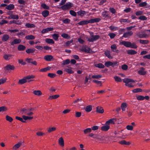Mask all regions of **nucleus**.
Segmentation results:
<instances>
[{"mask_svg": "<svg viewBox=\"0 0 150 150\" xmlns=\"http://www.w3.org/2000/svg\"><path fill=\"white\" fill-rule=\"evenodd\" d=\"M53 28H48L46 29H43L42 30L41 32L43 34L52 31L53 30Z\"/></svg>", "mask_w": 150, "mask_h": 150, "instance_id": "obj_13", "label": "nucleus"}, {"mask_svg": "<svg viewBox=\"0 0 150 150\" xmlns=\"http://www.w3.org/2000/svg\"><path fill=\"white\" fill-rule=\"evenodd\" d=\"M35 77V76L33 75L27 76L23 79L19 80L18 83V84H22L26 83L27 82H29L30 81H33V80L31 79H33Z\"/></svg>", "mask_w": 150, "mask_h": 150, "instance_id": "obj_2", "label": "nucleus"}, {"mask_svg": "<svg viewBox=\"0 0 150 150\" xmlns=\"http://www.w3.org/2000/svg\"><path fill=\"white\" fill-rule=\"evenodd\" d=\"M112 62L110 61L106 62L105 63V66L107 67H108L110 66H112Z\"/></svg>", "mask_w": 150, "mask_h": 150, "instance_id": "obj_49", "label": "nucleus"}, {"mask_svg": "<svg viewBox=\"0 0 150 150\" xmlns=\"http://www.w3.org/2000/svg\"><path fill=\"white\" fill-rule=\"evenodd\" d=\"M73 103H77L80 106H82L84 104V101L81 98H77L73 101Z\"/></svg>", "mask_w": 150, "mask_h": 150, "instance_id": "obj_5", "label": "nucleus"}, {"mask_svg": "<svg viewBox=\"0 0 150 150\" xmlns=\"http://www.w3.org/2000/svg\"><path fill=\"white\" fill-rule=\"evenodd\" d=\"M137 35L140 38H146L147 35L145 33H138L137 34Z\"/></svg>", "mask_w": 150, "mask_h": 150, "instance_id": "obj_32", "label": "nucleus"}, {"mask_svg": "<svg viewBox=\"0 0 150 150\" xmlns=\"http://www.w3.org/2000/svg\"><path fill=\"white\" fill-rule=\"evenodd\" d=\"M127 53L130 55H134L137 53V52L134 50H130L127 51Z\"/></svg>", "mask_w": 150, "mask_h": 150, "instance_id": "obj_27", "label": "nucleus"}, {"mask_svg": "<svg viewBox=\"0 0 150 150\" xmlns=\"http://www.w3.org/2000/svg\"><path fill=\"white\" fill-rule=\"evenodd\" d=\"M45 41L48 44H54V41L53 40L50 38H46L45 39Z\"/></svg>", "mask_w": 150, "mask_h": 150, "instance_id": "obj_36", "label": "nucleus"}, {"mask_svg": "<svg viewBox=\"0 0 150 150\" xmlns=\"http://www.w3.org/2000/svg\"><path fill=\"white\" fill-rule=\"evenodd\" d=\"M22 142H20L16 144L13 147L12 149L13 150H16L18 149L22 145Z\"/></svg>", "mask_w": 150, "mask_h": 150, "instance_id": "obj_18", "label": "nucleus"}, {"mask_svg": "<svg viewBox=\"0 0 150 150\" xmlns=\"http://www.w3.org/2000/svg\"><path fill=\"white\" fill-rule=\"evenodd\" d=\"M73 4L71 2H68L65 4L64 5L62 6L61 7V8L63 10H69L71 8L73 7Z\"/></svg>", "mask_w": 150, "mask_h": 150, "instance_id": "obj_4", "label": "nucleus"}, {"mask_svg": "<svg viewBox=\"0 0 150 150\" xmlns=\"http://www.w3.org/2000/svg\"><path fill=\"white\" fill-rule=\"evenodd\" d=\"M33 93L35 95L38 96H40L42 94L41 91L40 90H35L33 91Z\"/></svg>", "mask_w": 150, "mask_h": 150, "instance_id": "obj_35", "label": "nucleus"}, {"mask_svg": "<svg viewBox=\"0 0 150 150\" xmlns=\"http://www.w3.org/2000/svg\"><path fill=\"white\" fill-rule=\"evenodd\" d=\"M110 48L113 52H115V50L117 49V46L115 45H111Z\"/></svg>", "mask_w": 150, "mask_h": 150, "instance_id": "obj_60", "label": "nucleus"}, {"mask_svg": "<svg viewBox=\"0 0 150 150\" xmlns=\"http://www.w3.org/2000/svg\"><path fill=\"white\" fill-rule=\"evenodd\" d=\"M114 78L115 79V81L116 82H120L122 81V80L121 78L117 76H115Z\"/></svg>", "mask_w": 150, "mask_h": 150, "instance_id": "obj_56", "label": "nucleus"}, {"mask_svg": "<svg viewBox=\"0 0 150 150\" xmlns=\"http://www.w3.org/2000/svg\"><path fill=\"white\" fill-rule=\"evenodd\" d=\"M58 143L59 145L62 147L64 146V140L62 137H60L58 140Z\"/></svg>", "mask_w": 150, "mask_h": 150, "instance_id": "obj_21", "label": "nucleus"}, {"mask_svg": "<svg viewBox=\"0 0 150 150\" xmlns=\"http://www.w3.org/2000/svg\"><path fill=\"white\" fill-rule=\"evenodd\" d=\"M59 95H56L50 96L48 99L49 100H52L53 99H55L58 98L59 97Z\"/></svg>", "mask_w": 150, "mask_h": 150, "instance_id": "obj_39", "label": "nucleus"}, {"mask_svg": "<svg viewBox=\"0 0 150 150\" xmlns=\"http://www.w3.org/2000/svg\"><path fill=\"white\" fill-rule=\"evenodd\" d=\"M133 34V32L132 31H129L125 33L122 37L125 38H127L132 36Z\"/></svg>", "mask_w": 150, "mask_h": 150, "instance_id": "obj_12", "label": "nucleus"}, {"mask_svg": "<svg viewBox=\"0 0 150 150\" xmlns=\"http://www.w3.org/2000/svg\"><path fill=\"white\" fill-rule=\"evenodd\" d=\"M25 26L28 28H34L35 27V25L32 24H30L29 23H26Z\"/></svg>", "mask_w": 150, "mask_h": 150, "instance_id": "obj_48", "label": "nucleus"}, {"mask_svg": "<svg viewBox=\"0 0 150 150\" xmlns=\"http://www.w3.org/2000/svg\"><path fill=\"white\" fill-rule=\"evenodd\" d=\"M92 129L90 128H88L83 130V132L85 134H87L91 132Z\"/></svg>", "mask_w": 150, "mask_h": 150, "instance_id": "obj_45", "label": "nucleus"}, {"mask_svg": "<svg viewBox=\"0 0 150 150\" xmlns=\"http://www.w3.org/2000/svg\"><path fill=\"white\" fill-rule=\"evenodd\" d=\"M15 68L14 66L10 64H8L4 67L5 70H13Z\"/></svg>", "mask_w": 150, "mask_h": 150, "instance_id": "obj_14", "label": "nucleus"}, {"mask_svg": "<svg viewBox=\"0 0 150 150\" xmlns=\"http://www.w3.org/2000/svg\"><path fill=\"white\" fill-rule=\"evenodd\" d=\"M119 143L122 145H128L130 144L131 143L129 142H127L125 140H122L119 142Z\"/></svg>", "mask_w": 150, "mask_h": 150, "instance_id": "obj_23", "label": "nucleus"}, {"mask_svg": "<svg viewBox=\"0 0 150 150\" xmlns=\"http://www.w3.org/2000/svg\"><path fill=\"white\" fill-rule=\"evenodd\" d=\"M85 109L86 112H89L92 110V106L91 105H88L86 106Z\"/></svg>", "mask_w": 150, "mask_h": 150, "instance_id": "obj_41", "label": "nucleus"}, {"mask_svg": "<svg viewBox=\"0 0 150 150\" xmlns=\"http://www.w3.org/2000/svg\"><path fill=\"white\" fill-rule=\"evenodd\" d=\"M56 129V128L55 127H49L47 129V132L48 133H50L52 132H54L55 131Z\"/></svg>", "mask_w": 150, "mask_h": 150, "instance_id": "obj_31", "label": "nucleus"}, {"mask_svg": "<svg viewBox=\"0 0 150 150\" xmlns=\"http://www.w3.org/2000/svg\"><path fill=\"white\" fill-rule=\"evenodd\" d=\"M10 37L9 35L5 34L3 35L1 38V40L3 42H5L7 41L9 38Z\"/></svg>", "mask_w": 150, "mask_h": 150, "instance_id": "obj_17", "label": "nucleus"}, {"mask_svg": "<svg viewBox=\"0 0 150 150\" xmlns=\"http://www.w3.org/2000/svg\"><path fill=\"white\" fill-rule=\"evenodd\" d=\"M91 38L88 39V41L89 42H93L99 39L100 38V36L99 35H91Z\"/></svg>", "mask_w": 150, "mask_h": 150, "instance_id": "obj_6", "label": "nucleus"}, {"mask_svg": "<svg viewBox=\"0 0 150 150\" xmlns=\"http://www.w3.org/2000/svg\"><path fill=\"white\" fill-rule=\"evenodd\" d=\"M102 15L103 17L105 18L110 17V15L108 13V11H105L104 12H103L102 13Z\"/></svg>", "mask_w": 150, "mask_h": 150, "instance_id": "obj_33", "label": "nucleus"}, {"mask_svg": "<svg viewBox=\"0 0 150 150\" xmlns=\"http://www.w3.org/2000/svg\"><path fill=\"white\" fill-rule=\"evenodd\" d=\"M44 59L47 61H50L53 59V57L52 55H46L44 56Z\"/></svg>", "mask_w": 150, "mask_h": 150, "instance_id": "obj_15", "label": "nucleus"}, {"mask_svg": "<svg viewBox=\"0 0 150 150\" xmlns=\"http://www.w3.org/2000/svg\"><path fill=\"white\" fill-rule=\"evenodd\" d=\"M119 21L122 23H129L130 22L129 20L127 19L120 18V19Z\"/></svg>", "mask_w": 150, "mask_h": 150, "instance_id": "obj_42", "label": "nucleus"}, {"mask_svg": "<svg viewBox=\"0 0 150 150\" xmlns=\"http://www.w3.org/2000/svg\"><path fill=\"white\" fill-rule=\"evenodd\" d=\"M96 112L100 113H103L104 110L103 108L100 106H98L96 108Z\"/></svg>", "mask_w": 150, "mask_h": 150, "instance_id": "obj_20", "label": "nucleus"}, {"mask_svg": "<svg viewBox=\"0 0 150 150\" xmlns=\"http://www.w3.org/2000/svg\"><path fill=\"white\" fill-rule=\"evenodd\" d=\"M142 91V90L139 88H136L134 89L132 92L134 93H137L138 92H141Z\"/></svg>", "mask_w": 150, "mask_h": 150, "instance_id": "obj_62", "label": "nucleus"}, {"mask_svg": "<svg viewBox=\"0 0 150 150\" xmlns=\"http://www.w3.org/2000/svg\"><path fill=\"white\" fill-rule=\"evenodd\" d=\"M51 68L50 67H47L40 69L39 71L40 72H46L48 70H49L51 69Z\"/></svg>", "mask_w": 150, "mask_h": 150, "instance_id": "obj_38", "label": "nucleus"}, {"mask_svg": "<svg viewBox=\"0 0 150 150\" xmlns=\"http://www.w3.org/2000/svg\"><path fill=\"white\" fill-rule=\"evenodd\" d=\"M41 6L44 9L48 10L50 8L49 7L44 3L42 4Z\"/></svg>", "mask_w": 150, "mask_h": 150, "instance_id": "obj_46", "label": "nucleus"}, {"mask_svg": "<svg viewBox=\"0 0 150 150\" xmlns=\"http://www.w3.org/2000/svg\"><path fill=\"white\" fill-rule=\"evenodd\" d=\"M137 47V46L136 45V43L135 42H133L132 43H131V46L130 47L132 48L136 49Z\"/></svg>", "mask_w": 150, "mask_h": 150, "instance_id": "obj_61", "label": "nucleus"}, {"mask_svg": "<svg viewBox=\"0 0 150 150\" xmlns=\"http://www.w3.org/2000/svg\"><path fill=\"white\" fill-rule=\"evenodd\" d=\"M69 13L72 16H76V13L73 10L70 11Z\"/></svg>", "mask_w": 150, "mask_h": 150, "instance_id": "obj_58", "label": "nucleus"}, {"mask_svg": "<svg viewBox=\"0 0 150 150\" xmlns=\"http://www.w3.org/2000/svg\"><path fill=\"white\" fill-rule=\"evenodd\" d=\"M25 38L27 40H32L35 39V37L33 35H30L26 36L25 37Z\"/></svg>", "mask_w": 150, "mask_h": 150, "instance_id": "obj_30", "label": "nucleus"}, {"mask_svg": "<svg viewBox=\"0 0 150 150\" xmlns=\"http://www.w3.org/2000/svg\"><path fill=\"white\" fill-rule=\"evenodd\" d=\"M14 8V5L13 4H10L7 5L6 7V8L9 10L13 9Z\"/></svg>", "mask_w": 150, "mask_h": 150, "instance_id": "obj_28", "label": "nucleus"}, {"mask_svg": "<svg viewBox=\"0 0 150 150\" xmlns=\"http://www.w3.org/2000/svg\"><path fill=\"white\" fill-rule=\"evenodd\" d=\"M101 20V19L99 18H96L92 19L89 20H83L80 21L78 23V24L80 25H87L88 24L92 23L95 22H98Z\"/></svg>", "mask_w": 150, "mask_h": 150, "instance_id": "obj_1", "label": "nucleus"}, {"mask_svg": "<svg viewBox=\"0 0 150 150\" xmlns=\"http://www.w3.org/2000/svg\"><path fill=\"white\" fill-rule=\"evenodd\" d=\"M25 30H23L21 31V32L18 33L17 34V35L18 36H22L25 35Z\"/></svg>", "mask_w": 150, "mask_h": 150, "instance_id": "obj_52", "label": "nucleus"}, {"mask_svg": "<svg viewBox=\"0 0 150 150\" xmlns=\"http://www.w3.org/2000/svg\"><path fill=\"white\" fill-rule=\"evenodd\" d=\"M138 73L140 75H144L146 74V71H145V69L144 68L141 67L138 71Z\"/></svg>", "mask_w": 150, "mask_h": 150, "instance_id": "obj_7", "label": "nucleus"}, {"mask_svg": "<svg viewBox=\"0 0 150 150\" xmlns=\"http://www.w3.org/2000/svg\"><path fill=\"white\" fill-rule=\"evenodd\" d=\"M138 18L142 21L146 20L147 19V18L144 16H141L139 17Z\"/></svg>", "mask_w": 150, "mask_h": 150, "instance_id": "obj_63", "label": "nucleus"}, {"mask_svg": "<svg viewBox=\"0 0 150 150\" xmlns=\"http://www.w3.org/2000/svg\"><path fill=\"white\" fill-rule=\"evenodd\" d=\"M127 106V104L125 103H122L121 105V108L122 111H125L126 108Z\"/></svg>", "mask_w": 150, "mask_h": 150, "instance_id": "obj_25", "label": "nucleus"}, {"mask_svg": "<svg viewBox=\"0 0 150 150\" xmlns=\"http://www.w3.org/2000/svg\"><path fill=\"white\" fill-rule=\"evenodd\" d=\"M110 128V126L107 125H105L101 127V130L103 131H108Z\"/></svg>", "mask_w": 150, "mask_h": 150, "instance_id": "obj_16", "label": "nucleus"}, {"mask_svg": "<svg viewBox=\"0 0 150 150\" xmlns=\"http://www.w3.org/2000/svg\"><path fill=\"white\" fill-rule=\"evenodd\" d=\"M125 83V85L126 86H128L130 88L133 87L134 85L132 84V83L130 82H135V81L132 79H125L122 80Z\"/></svg>", "mask_w": 150, "mask_h": 150, "instance_id": "obj_3", "label": "nucleus"}, {"mask_svg": "<svg viewBox=\"0 0 150 150\" xmlns=\"http://www.w3.org/2000/svg\"><path fill=\"white\" fill-rule=\"evenodd\" d=\"M102 76L100 75H93L92 76V78L93 79H99L101 78Z\"/></svg>", "mask_w": 150, "mask_h": 150, "instance_id": "obj_50", "label": "nucleus"}, {"mask_svg": "<svg viewBox=\"0 0 150 150\" xmlns=\"http://www.w3.org/2000/svg\"><path fill=\"white\" fill-rule=\"evenodd\" d=\"M47 76L52 78H54L56 76V74L54 73H49L47 74Z\"/></svg>", "mask_w": 150, "mask_h": 150, "instance_id": "obj_54", "label": "nucleus"}, {"mask_svg": "<svg viewBox=\"0 0 150 150\" xmlns=\"http://www.w3.org/2000/svg\"><path fill=\"white\" fill-rule=\"evenodd\" d=\"M62 22L64 23L67 24L70 23V20L69 19L66 18L64 20H62Z\"/></svg>", "mask_w": 150, "mask_h": 150, "instance_id": "obj_59", "label": "nucleus"}, {"mask_svg": "<svg viewBox=\"0 0 150 150\" xmlns=\"http://www.w3.org/2000/svg\"><path fill=\"white\" fill-rule=\"evenodd\" d=\"M21 111L23 114H25L28 116H31L33 114V113L32 112H30V113H27V109L25 108L21 109Z\"/></svg>", "mask_w": 150, "mask_h": 150, "instance_id": "obj_8", "label": "nucleus"}, {"mask_svg": "<svg viewBox=\"0 0 150 150\" xmlns=\"http://www.w3.org/2000/svg\"><path fill=\"white\" fill-rule=\"evenodd\" d=\"M77 13L79 16H81L82 17L86 14V12L84 11L80 10L77 12Z\"/></svg>", "mask_w": 150, "mask_h": 150, "instance_id": "obj_24", "label": "nucleus"}, {"mask_svg": "<svg viewBox=\"0 0 150 150\" xmlns=\"http://www.w3.org/2000/svg\"><path fill=\"white\" fill-rule=\"evenodd\" d=\"M95 66L100 69H103L104 68V66L101 63L97 64H95Z\"/></svg>", "mask_w": 150, "mask_h": 150, "instance_id": "obj_37", "label": "nucleus"}, {"mask_svg": "<svg viewBox=\"0 0 150 150\" xmlns=\"http://www.w3.org/2000/svg\"><path fill=\"white\" fill-rule=\"evenodd\" d=\"M93 82L94 83H96L97 85H99L100 86H102V83L101 81L94 80L93 81Z\"/></svg>", "mask_w": 150, "mask_h": 150, "instance_id": "obj_57", "label": "nucleus"}, {"mask_svg": "<svg viewBox=\"0 0 150 150\" xmlns=\"http://www.w3.org/2000/svg\"><path fill=\"white\" fill-rule=\"evenodd\" d=\"M22 117L25 121L27 120L32 119L33 118V117H29L25 115H23Z\"/></svg>", "mask_w": 150, "mask_h": 150, "instance_id": "obj_47", "label": "nucleus"}, {"mask_svg": "<svg viewBox=\"0 0 150 150\" xmlns=\"http://www.w3.org/2000/svg\"><path fill=\"white\" fill-rule=\"evenodd\" d=\"M26 47L24 46L20 45L18 47V49L19 51H23L24 50Z\"/></svg>", "mask_w": 150, "mask_h": 150, "instance_id": "obj_34", "label": "nucleus"}, {"mask_svg": "<svg viewBox=\"0 0 150 150\" xmlns=\"http://www.w3.org/2000/svg\"><path fill=\"white\" fill-rule=\"evenodd\" d=\"M21 41V40L20 39H15L11 42V45H13L15 44H18L20 43Z\"/></svg>", "mask_w": 150, "mask_h": 150, "instance_id": "obj_22", "label": "nucleus"}, {"mask_svg": "<svg viewBox=\"0 0 150 150\" xmlns=\"http://www.w3.org/2000/svg\"><path fill=\"white\" fill-rule=\"evenodd\" d=\"M13 56L11 54H5L3 56V58L4 59L6 60H9L12 59Z\"/></svg>", "mask_w": 150, "mask_h": 150, "instance_id": "obj_10", "label": "nucleus"}, {"mask_svg": "<svg viewBox=\"0 0 150 150\" xmlns=\"http://www.w3.org/2000/svg\"><path fill=\"white\" fill-rule=\"evenodd\" d=\"M70 62V61L69 59H67L63 61L62 64V65H65L68 64Z\"/></svg>", "mask_w": 150, "mask_h": 150, "instance_id": "obj_55", "label": "nucleus"}, {"mask_svg": "<svg viewBox=\"0 0 150 150\" xmlns=\"http://www.w3.org/2000/svg\"><path fill=\"white\" fill-rule=\"evenodd\" d=\"M120 44L124 45L126 47H130L131 43L129 42L122 41L120 43Z\"/></svg>", "mask_w": 150, "mask_h": 150, "instance_id": "obj_9", "label": "nucleus"}, {"mask_svg": "<svg viewBox=\"0 0 150 150\" xmlns=\"http://www.w3.org/2000/svg\"><path fill=\"white\" fill-rule=\"evenodd\" d=\"M50 12L49 11L45 10L43 11L42 13V14L45 18L46 17L49 15Z\"/></svg>", "mask_w": 150, "mask_h": 150, "instance_id": "obj_19", "label": "nucleus"}, {"mask_svg": "<svg viewBox=\"0 0 150 150\" xmlns=\"http://www.w3.org/2000/svg\"><path fill=\"white\" fill-rule=\"evenodd\" d=\"M140 43L143 44H146L149 43V41L147 40H139Z\"/></svg>", "mask_w": 150, "mask_h": 150, "instance_id": "obj_43", "label": "nucleus"}, {"mask_svg": "<svg viewBox=\"0 0 150 150\" xmlns=\"http://www.w3.org/2000/svg\"><path fill=\"white\" fill-rule=\"evenodd\" d=\"M52 37L54 40H57L58 39L59 37V34L56 33H54L52 35Z\"/></svg>", "mask_w": 150, "mask_h": 150, "instance_id": "obj_44", "label": "nucleus"}, {"mask_svg": "<svg viewBox=\"0 0 150 150\" xmlns=\"http://www.w3.org/2000/svg\"><path fill=\"white\" fill-rule=\"evenodd\" d=\"M7 110V108L4 106L0 107V112L6 111Z\"/></svg>", "mask_w": 150, "mask_h": 150, "instance_id": "obj_53", "label": "nucleus"}, {"mask_svg": "<svg viewBox=\"0 0 150 150\" xmlns=\"http://www.w3.org/2000/svg\"><path fill=\"white\" fill-rule=\"evenodd\" d=\"M115 120V119H112L109 120L106 122L105 125H107L110 126V124H114V120Z\"/></svg>", "mask_w": 150, "mask_h": 150, "instance_id": "obj_29", "label": "nucleus"}, {"mask_svg": "<svg viewBox=\"0 0 150 150\" xmlns=\"http://www.w3.org/2000/svg\"><path fill=\"white\" fill-rule=\"evenodd\" d=\"M109 11L111 13L113 14H115L116 12V10L113 8L110 7L109 8Z\"/></svg>", "mask_w": 150, "mask_h": 150, "instance_id": "obj_64", "label": "nucleus"}, {"mask_svg": "<svg viewBox=\"0 0 150 150\" xmlns=\"http://www.w3.org/2000/svg\"><path fill=\"white\" fill-rule=\"evenodd\" d=\"M104 54L109 59H112V57L110 55V52L108 50H106Z\"/></svg>", "mask_w": 150, "mask_h": 150, "instance_id": "obj_26", "label": "nucleus"}, {"mask_svg": "<svg viewBox=\"0 0 150 150\" xmlns=\"http://www.w3.org/2000/svg\"><path fill=\"white\" fill-rule=\"evenodd\" d=\"M6 120L10 122H11L13 120V119L11 117L7 115L6 117Z\"/></svg>", "mask_w": 150, "mask_h": 150, "instance_id": "obj_51", "label": "nucleus"}, {"mask_svg": "<svg viewBox=\"0 0 150 150\" xmlns=\"http://www.w3.org/2000/svg\"><path fill=\"white\" fill-rule=\"evenodd\" d=\"M35 49H28L26 50V52L28 54L33 53L35 52Z\"/></svg>", "mask_w": 150, "mask_h": 150, "instance_id": "obj_40", "label": "nucleus"}, {"mask_svg": "<svg viewBox=\"0 0 150 150\" xmlns=\"http://www.w3.org/2000/svg\"><path fill=\"white\" fill-rule=\"evenodd\" d=\"M81 50L83 52H87V53H89L90 51V49L87 47L86 45H83Z\"/></svg>", "mask_w": 150, "mask_h": 150, "instance_id": "obj_11", "label": "nucleus"}]
</instances>
